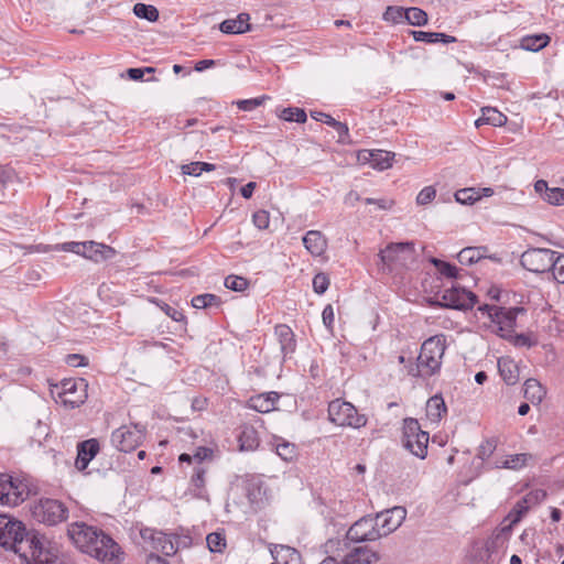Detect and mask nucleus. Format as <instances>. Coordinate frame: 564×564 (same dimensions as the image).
Listing matches in <instances>:
<instances>
[{
  "label": "nucleus",
  "mask_w": 564,
  "mask_h": 564,
  "mask_svg": "<svg viewBox=\"0 0 564 564\" xmlns=\"http://www.w3.org/2000/svg\"><path fill=\"white\" fill-rule=\"evenodd\" d=\"M481 117L475 121V126L478 128L481 124H491L494 127H502L507 122V116L500 112L498 109L492 107H484L481 109Z\"/></svg>",
  "instance_id": "393cba45"
},
{
  "label": "nucleus",
  "mask_w": 564,
  "mask_h": 564,
  "mask_svg": "<svg viewBox=\"0 0 564 564\" xmlns=\"http://www.w3.org/2000/svg\"><path fill=\"white\" fill-rule=\"evenodd\" d=\"M373 150H361L358 153V161L360 163H369L372 166Z\"/></svg>",
  "instance_id": "0e129e2a"
},
{
  "label": "nucleus",
  "mask_w": 564,
  "mask_h": 564,
  "mask_svg": "<svg viewBox=\"0 0 564 564\" xmlns=\"http://www.w3.org/2000/svg\"><path fill=\"white\" fill-rule=\"evenodd\" d=\"M383 270L399 271L411 268L416 260L413 242H391L379 252Z\"/></svg>",
  "instance_id": "39448f33"
},
{
  "label": "nucleus",
  "mask_w": 564,
  "mask_h": 564,
  "mask_svg": "<svg viewBox=\"0 0 564 564\" xmlns=\"http://www.w3.org/2000/svg\"><path fill=\"white\" fill-rule=\"evenodd\" d=\"M252 223L257 228H259L261 230L267 229L270 224L269 212L263 210V209L256 212L252 215Z\"/></svg>",
  "instance_id": "864d4df0"
},
{
  "label": "nucleus",
  "mask_w": 564,
  "mask_h": 564,
  "mask_svg": "<svg viewBox=\"0 0 564 564\" xmlns=\"http://www.w3.org/2000/svg\"><path fill=\"white\" fill-rule=\"evenodd\" d=\"M140 535L143 541L149 542L150 546L166 556L174 555L177 551L176 541L171 535L151 528L140 530Z\"/></svg>",
  "instance_id": "2eb2a0df"
},
{
  "label": "nucleus",
  "mask_w": 564,
  "mask_h": 564,
  "mask_svg": "<svg viewBox=\"0 0 564 564\" xmlns=\"http://www.w3.org/2000/svg\"><path fill=\"white\" fill-rule=\"evenodd\" d=\"M524 398L532 404H539L544 399L546 391L544 387L534 378H530L524 382Z\"/></svg>",
  "instance_id": "a878e982"
},
{
  "label": "nucleus",
  "mask_w": 564,
  "mask_h": 564,
  "mask_svg": "<svg viewBox=\"0 0 564 564\" xmlns=\"http://www.w3.org/2000/svg\"><path fill=\"white\" fill-rule=\"evenodd\" d=\"M546 497V492L542 489L530 491L523 497L530 507L539 505Z\"/></svg>",
  "instance_id": "13d9d810"
},
{
  "label": "nucleus",
  "mask_w": 564,
  "mask_h": 564,
  "mask_svg": "<svg viewBox=\"0 0 564 564\" xmlns=\"http://www.w3.org/2000/svg\"><path fill=\"white\" fill-rule=\"evenodd\" d=\"M498 370L502 380L509 384H516L519 380V367L509 357H501L498 359Z\"/></svg>",
  "instance_id": "4be33fe9"
},
{
  "label": "nucleus",
  "mask_w": 564,
  "mask_h": 564,
  "mask_svg": "<svg viewBox=\"0 0 564 564\" xmlns=\"http://www.w3.org/2000/svg\"><path fill=\"white\" fill-rule=\"evenodd\" d=\"M393 158L394 153L392 152L373 150L372 167L380 171L387 170L392 165Z\"/></svg>",
  "instance_id": "c9c22d12"
},
{
  "label": "nucleus",
  "mask_w": 564,
  "mask_h": 564,
  "mask_svg": "<svg viewBox=\"0 0 564 564\" xmlns=\"http://www.w3.org/2000/svg\"><path fill=\"white\" fill-rule=\"evenodd\" d=\"M446 412L447 408L441 394H435L427 400L426 416L432 423H438Z\"/></svg>",
  "instance_id": "b1692460"
},
{
  "label": "nucleus",
  "mask_w": 564,
  "mask_h": 564,
  "mask_svg": "<svg viewBox=\"0 0 564 564\" xmlns=\"http://www.w3.org/2000/svg\"><path fill=\"white\" fill-rule=\"evenodd\" d=\"M225 286L236 292H242L249 286V281L243 276L231 274L225 279Z\"/></svg>",
  "instance_id": "49530a36"
},
{
  "label": "nucleus",
  "mask_w": 564,
  "mask_h": 564,
  "mask_svg": "<svg viewBox=\"0 0 564 564\" xmlns=\"http://www.w3.org/2000/svg\"><path fill=\"white\" fill-rule=\"evenodd\" d=\"M556 252L544 248H532L524 251L521 256L522 267L534 273H544L551 270L553 256Z\"/></svg>",
  "instance_id": "ddd939ff"
},
{
  "label": "nucleus",
  "mask_w": 564,
  "mask_h": 564,
  "mask_svg": "<svg viewBox=\"0 0 564 564\" xmlns=\"http://www.w3.org/2000/svg\"><path fill=\"white\" fill-rule=\"evenodd\" d=\"M311 117L316 121H322L330 127H333L338 135L341 138L348 134V128L345 123H341L335 120L332 116L321 112V111H312Z\"/></svg>",
  "instance_id": "72a5a7b5"
},
{
  "label": "nucleus",
  "mask_w": 564,
  "mask_h": 564,
  "mask_svg": "<svg viewBox=\"0 0 564 564\" xmlns=\"http://www.w3.org/2000/svg\"><path fill=\"white\" fill-rule=\"evenodd\" d=\"M328 419L337 426L360 429L366 425L367 417L359 414L350 402L336 399L328 404Z\"/></svg>",
  "instance_id": "0eeeda50"
},
{
  "label": "nucleus",
  "mask_w": 564,
  "mask_h": 564,
  "mask_svg": "<svg viewBox=\"0 0 564 564\" xmlns=\"http://www.w3.org/2000/svg\"><path fill=\"white\" fill-rule=\"evenodd\" d=\"M530 458L531 455L525 453L510 455L501 463V467L509 469H519L525 466Z\"/></svg>",
  "instance_id": "a19ab883"
},
{
  "label": "nucleus",
  "mask_w": 564,
  "mask_h": 564,
  "mask_svg": "<svg viewBox=\"0 0 564 564\" xmlns=\"http://www.w3.org/2000/svg\"><path fill=\"white\" fill-rule=\"evenodd\" d=\"M48 426L45 423H42L41 421H37L34 426L32 434L30 436L32 444H36L37 446H41L43 442L48 436Z\"/></svg>",
  "instance_id": "c03bdc74"
},
{
  "label": "nucleus",
  "mask_w": 564,
  "mask_h": 564,
  "mask_svg": "<svg viewBox=\"0 0 564 564\" xmlns=\"http://www.w3.org/2000/svg\"><path fill=\"white\" fill-rule=\"evenodd\" d=\"M133 13L149 22H155L159 20V10L151 4L137 3L133 7Z\"/></svg>",
  "instance_id": "e433bc0d"
},
{
  "label": "nucleus",
  "mask_w": 564,
  "mask_h": 564,
  "mask_svg": "<svg viewBox=\"0 0 564 564\" xmlns=\"http://www.w3.org/2000/svg\"><path fill=\"white\" fill-rule=\"evenodd\" d=\"M220 300L214 294H200L192 299V305L195 308H206L213 305H219Z\"/></svg>",
  "instance_id": "37998d69"
},
{
  "label": "nucleus",
  "mask_w": 564,
  "mask_h": 564,
  "mask_svg": "<svg viewBox=\"0 0 564 564\" xmlns=\"http://www.w3.org/2000/svg\"><path fill=\"white\" fill-rule=\"evenodd\" d=\"M436 196V189L433 186H426L420 191L416 196V203L419 205L430 204Z\"/></svg>",
  "instance_id": "6e6d98bb"
},
{
  "label": "nucleus",
  "mask_w": 564,
  "mask_h": 564,
  "mask_svg": "<svg viewBox=\"0 0 564 564\" xmlns=\"http://www.w3.org/2000/svg\"><path fill=\"white\" fill-rule=\"evenodd\" d=\"M405 517L406 509L404 507H393L377 513L373 519H376V530H378V533H380V538L395 531L402 524Z\"/></svg>",
  "instance_id": "4468645a"
},
{
  "label": "nucleus",
  "mask_w": 564,
  "mask_h": 564,
  "mask_svg": "<svg viewBox=\"0 0 564 564\" xmlns=\"http://www.w3.org/2000/svg\"><path fill=\"white\" fill-rule=\"evenodd\" d=\"M13 178V171L6 166H0V188H6Z\"/></svg>",
  "instance_id": "e2e57ef3"
},
{
  "label": "nucleus",
  "mask_w": 564,
  "mask_h": 564,
  "mask_svg": "<svg viewBox=\"0 0 564 564\" xmlns=\"http://www.w3.org/2000/svg\"><path fill=\"white\" fill-rule=\"evenodd\" d=\"M303 243L307 251L317 257L324 253L327 247L326 239L317 230H311L303 237Z\"/></svg>",
  "instance_id": "5701e85b"
},
{
  "label": "nucleus",
  "mask_w": 564,
  "mask_h": 564,
  "mask_svg": "<svg viewBox=\"0 0 564 564\" xmlns=\"http://www.w3.org/2000/svg\"><path fill=\"white\" fill-rule=\"evenodd\" d=\"M329 286V278L325 273H317L313 279V289L317 294H323Z\"/></svg>",
  "instance_id": "5fc2aeb1"
},
{
  "label": "nucleus",
  "mask_w": 564,
  "mask_h": 564,
  "mask_svg": "<svg viewBox=\"0 0 564 564\" xmlns=\"http://www.w3.org/2000/svg\"><path fill=\"white\" fill-rule=\"evenodd\" d=\"M346 543L338 539H330L324 544V552L328 554L321 564H376L380 555L368 546H358L341 556Z\"/></svg>",
  "instance_id": "7ed1b4c3"
},
{
  "label": "nucleus",
  "mask_w": 564,
  "mask_h": 564,
  "mask_svg": "<svg viewBox=\"0 0 564 564\" xmlns=\"http://www.w3.org/2000/svg\"><path fill=\"white\" fill-rule=\"evenodd\" d=\"M502 338L510 341L513 346L522 348H530L538 344L536 337L532 334H516L514 332L511 334H502Z\"/></svg>",
  "instance_id": "473e14b6"
},
{
  "label": "nucleus",
  "mask_w": 564,
  "mask_h": 564,
  "mask_svg": "<svg viewBox=\"0 0 564 564\" xmlns=\"http://www.w3.org/2000/svg\"><path fill=\"white\" fill-rule=\"evenodd\" d=\"M404 19L411 24L423 26L427 23V14L420 8H409L404 12Z\"/></svg>",
  "instance_id": "4c0bfd02"
},
{
  "label": "nucleus",
  "mask_w": 564,
  "mask_h": 564,
  "mask_svg": "<svg viewBox=\"0 0 564 564\" xmlns=\"http://www.w3.org/2000/svg\"><path fill=\"white\" fill-rule=\"evenodd\" d=\"M156 304L173 321L181 322V321H183L185 318L182 312H180L176 308L170 306L169 304H166V303H159V302H156Z\"/></svg>",
  "instance_id": "bf43d9fd"
},
{
  "label": "nucleus",
  "mask_w": 564,
  "mask_h": 564,
  "mask_svg": "<svg viewBox=\"0 0 564 564\" xmlns=\"http://www.w3.org/2000/svg\"><path fill=\"white\" fill-rule=\"evenodd\" d=\"M550 41V36L545 33L528 35L521 39L520 46L525 51L538 52L544 48Z\"/></svg>",
  "instance_id": "cd10ccee"
},
{
  "label": "nucleus",
  "mask_w": 564,
  "mask_h": 564,
  "mask_svg": "<svg viewBox=\"0 0 564 564\" xmlns=\"http://www.w3.org/2000/svg\"><path fill=\"white\" fill-rule=\"evenodd\" d=\"M256 186H257L256 182H249L245 186H242L241 191H240L242 197L246 199L251 198Z\"/></svg>",
  "instance_id": "774afa93"
},
{
  "label": "nucleus",
  "mask_w": 564,
  "mask_h": 564,
  "mask_svg": "<svg viewBox=\"0 0 564 564\" xmlns=\"http://www.w3.org/2000/svg\"><path fill=\"white\" fill-rule=\"evenodd\" d=\"M446 348L445 335H435L427 338L421 346L415 369L410 373L417 377H431L437 372Z\"/></svg>",
  "instance_id": "20e7f679"
},
{
  "label": "nucleus",
  "mask_w": 564,
  "mask_h": 564,
  "mask_svg": "<svg viewBox=\"0 0 564 564\" xmlns=\"http://www.w3.org/2000/svg\"><path fill=\"white\" fill-rule=\"evenodd\" d=\"M405 10L401 7H388L383 13V19L392 23H399L404 19Z\"/></svg>",
  "instance_id": "603ef678"
},
{
  "label": "nucleus",
  "mask_w": 564,
  "mask_h": 564,
  "mask_svg": "<svg viewBox=\"0 0 564 564\" xmlns=\"http://www.w3.org/2000/svg\"><path fill=\"white\" fill-rule=\"evenodd\" d=\"M87 382L85 379H64L51 387L52 398L65 406L76 408L87 398Z\"/></svg>",
  "instance_id": "423d86ee"
},
{
  "label": "nucleus",
  "mask_w": 564,
  "mask_h": 564,
  "mask_svg": "<svg viewBox=\"0 0 564 564\" xmlns=\"http://www.w3.org/2000/svg\"><path fill=\"white\" fill-rule=\"evenodd\" d=\"M376 529V519L372 516L362 517L349 528L347 539L352 542L376 541L380 539Z\"/></svg>",
  "instance_id": "dca6fc26"
},
{
  "label": "nucleus",
  "mask_w": 564,
  "mask_h": 564,
  "mask_svg": "<svg viewBox=\"0 0 564 564\" xmlns=\"http://www.w3.org/2000/svg\"><path fill=\"white\" fill-rule=\"evenodd\" d=\"M552 274L558 283H564V253L557 257L553 256Z\"/></svg>",
  "instance_id": "de8ad7c7"
},
{
  "label": "nucleus",
  "mask_w": 564,
  "mask_h": 564,
  "mask_svg": "<svg viewBox=\"0 0 564 564\" xmlns=\"http://www.w3.org/2000/svg\"><path fill=\"white\" fill-rule=\"evenodd\" d=\"M429 433L421 430L417 420L409 417L403 422V445L414 456L423 459L427 454Z\"/></svg>",
  "instance_id": "1a4fd4ad"
},
{
  "label": "nucleus",
  "mask_w": 564,
  "mask_h": 564,
  "mask_svg": "<svg viewBox=\"0 0 564 564\" xmlns=\"http://www.w3.org/2000/svg\"><path fill=\"white\" fill-rule=\"evenodd\" d=\"M100 446L97 438H89L78 443L75 466L79 471L85 470L89 463L99 453Z\"/></svg>",
  "instance_id": "6ab92c4d"
},
{
  "label": "nucleus",
  "mask_w": 564,
  "mask_h": 564,
  "mask_svg": "<svg viewBox=\"0 0 564 564\" xmlns=\"http://www.w3.org/2000/svg\"><path fill=\"white\" fill-rule=\"evenodd\" d=\"M274 560L278 564H297L301 561V555L295 549L281 545L274 551Z\"/></svg>",
  "instance_id": "c756f323"
},
{
  "label": "nucleus",
  "mask_w": 564,
  "mask_h": 564,
  "mask_svg": "<svg viewBox=\"0 0 564 564\" xmlns=\"http://www.w3.org/2000/svg\"><path fill=\"white\" fill-rule=\"evenodd\" d=\"M213 452L210 448L207 447H198L194 454V458L197 459L199 463L204 460L205 458L212 456Z\"/></svg>",
  "instance_id": "338daca9"
},
{
  "label": "nucleus",
  "mask_w": 564,
  "mask_h": 564,
  "mask_svg": "<svg viewBox=\"0 0 564 564\" xmlns=\"http://www.w3.org/2000/svg\"><path fill=\"white\" fill-rule=\"evenodd\" d=\"M264 98L265 97L239 100L237 102V106L239 109H241L243 111H251L254 108L261 106Z\"/></svg>",
  "instance_id": "4d7b16f0"
},
{
  "label": "nucleus",
  "mask_w": 564,
  "mask_h": 564,
  "mask_svg": "<svg viewBox=\"0 0 564 564\" xmlns=\"http://www.w3.org/2000/svg\"><path fill=\"white\" fill-rule=\"evenodd\" d=\"M145 436V427L141 424L122 425L111 433V444L120 452L134 451Z\"/></svg>",
  "instance_id": "9b49d317"
},
{
  "label": "nucleus",
  "mask_w": 564,
  "mask_h": 564,
  "mask_svg": "<svg viewBox=\"0 0 564 564\" xmlns=\"http://www.w3.org/2000/svg\"><path fill=\"white\" fill-rule=\"evenodd\" d=\"M207 546L210 552H223L226 547V538L224 532H213L206 538Z\"/></svg>",
  "instance_id": "ea45409f"
},
{
  "label": "nucleus",
  "mask_w": 564,
  "mask_h": 564,
  "mask_svg": "<svg viewBox=\"0 0 564 564\" xmlns=\"http://www.w3.org/2000/svg\"><path fill=\"white\" fill-rule=\"evenodd\" d=\"M543 199L551 205L561 206L564 205V189L561 187H551Z\"/></svg>",
  "instance_id": "09e8293b"
},
{
  "label": "nucleus",
  "mask_w": 564,
  "mask_h": 564,
  "mask_svg": "<svg viewBox=\"0 0 564 564\" xmlns=\"http://www.w3.org/2000/svg\"><path fill=\"white\" fill-rule=\"evenodd\" d=\"M444 306L456 310L471 308L476 303V295L464 288L453 285L442 295Z\"/></svg>",
  "instance_id": "f3484780"
},
{
  "label": "nucleus",
  "mask_w": 564,
  "mask_h": 564,
  "mask_svg": "<svg viewBox=\"0 0 564 564\" xmlns=\"http://www.w3.org/2000/svg\"><path fill=\"white\" fill-rule=\"evenodd\" d=\"M412 35L416 42H424V43L442 42L444 44L456 42V39L454 36L447 35L445 33H438V32L412 31Z\"/></svg>",
  "instance_id": "c85d7f7f"
},
{
  "label": "nucleus",
  "mask_w": 564,
  "mask_h": 564,
  "mask_svg": "<svg viewBox=\"0 0 564 564\" xmlns=\"http://www.w3.org/2000/svg\"><path fill=\"white\" fill-rule=\"evenodd\" d=\"M205 474L206 470L203 467L195 468V471L191 479V484L193 487L194 496L198 499H204L208 501V494L205 489Z\"/></svg>",
  "instance_id": "7c9ffc66"
},
{
  "label": "nucleus",
  "mask_w": 564,
  "mask_h": 564,
  "mask_svg": "<svg viewBox=\"0 0 564 564\" xmlns=\"http://www.w3.org/2000/svg\"><path fill=\"white\" fill-rule=\"evenodd\" d=\"M484 248L467 247L459 251L457 259L459 263L471 265L484 258Z\"/></svg>",
  "instance_id": "2f4dec72"
},
{
  "label": "nucleus",
  "mask_w": 564,
  "mask_h": 564,
  "mask_svg": "<svg viewBox=\"0 0 564 564\" xmlns=\"http://www.w3.org/2000/svg\"><path fill=\"white\" fill-rule=\"evenodd\" d=\"M322 318H323L324 325L328 329H332V325L334 323V308L330 304H328L324 307L323 313H322Z\"/></svg>",
  "instance_id": "680f3d73"
},
{
  "label": "nucleus",
  "mask_w": 564,
  "mask_h": 564,
  "mask_svg": "<svg viewBox=\"0 0 564 564\" xmlns=\"http://www.w3.org/2000/svg\"><path fill=\"white\" fill-rule=\"evenodd\" d=\"M530 508L531 507L528 505V502L522 498L514 505L507 518L510 520L511 524H516L521 520V518L528 512Z\"/></svg>",
  "instance_id": "a18cd8bd"
},
{
  "label": "nucleus",
  "mask_w": 564,
  "mask_h": 564,
  "mask_svg": "<svg viewBox=\"0 0 564 564\" xmlns=\"http://www.w3.org/2000/svg\"><path fill=\"white\" fill-rule=\"evenodd\" d=\"M278 399L276 392L258 394L249 399L248 406L257 412L268 413L275 409Z\"/></svg>",
  "instance_id": "aec40b11"
},
{
  "label": "nucleus",
  "mask_w": 564,
  "mask_h": 564,
  "mask_svg": "<svg viewBox=\"0 0 564 564\" xmlns=\"http://www.w3.org/2000/svg\"><path fill=\"white\" fill-rule=\"evenodd\" d=\"M23 501V485L15 482L6 474H0V503L17 506Z\"/></svg>",
  "instance_id": "a211bd4d"
},
{
  "label": "nucleus",
  "mask_w": 564,
  "mask_h": 564,
  "mask_svg": "<svg viewBox=\"0 0 564 564\" xmlns=\"http://www.w3.org/2000/svg\"><path fill=\"white\" fill-rule=\"evenodd\" d=\"M62 250L83 256L96 263L109 260L116 254V250L112 247L93 240L85 242H65L62 245Z\"/></svg>",
  "instance_id": "9d476101"
},
{
  "label": "nucleus",
  "mask_w": 564,
  "mask_h": 564,
  "mask_svg": "<svg viewBox=\"0 0 564 564\" xmlns=\"http://www.w3.org/2000/svg\"><path fill=\"white\" fill-rule=\"evenodd\" d=\"M250 15L248 13H240L235 19H227L223 21L219 29L226 34H240L250 30L249 24Z\"/></svg>",
  "instance_id": "412c9836"
},
{
  "label": "nucleus",
  "mask_w": 564,
  "mask_h": 564,
  "mask_svg": "<svg viewBox=\"0 0 564 564\" xmlns=\"http://www.w3.org/2000/svg\"><path fill=\"white\" fill-rule=\"evenodd\" d=\"M182 173L191 176H199L202 174V170L199 166V162H191L188 164H183L181 166Z\"/></svg>",
  "instance_id": "052dcab7"
},
{
  "label": "nucleus",
  "mask_w": 564,
  "mask_h": 564,
  "mask_svg": "<svg viewBox=\"0 0 564 564\" xmlns=\"http://www.w3.org/2000/svg\"><path fill=\"white\" fill-rule=\"evenodd\" d=\"M494 448H495V446H494V444L491 442H489V441L486 442L485 444H482L480 446L479 456L482 459L489 457L492 454Z\"/></svg>",
  "instance_id": "69168bd1"
},
{
  "label": "nucleus",
  "mask_w": 564,
  "mask_h": 564,
  "mask_svg": "<svg viewBox=\"0 0 564 564\" xmlns=\"http://www.w3.org/2000/svg\"><path fill=\"white\" fill-rule=\"evenodd\" d=\"M241 451H252L259 445L257 431L253 427H245L239 435Z\"/></svg>",
  "instance_id": "f704fd0d"
},
{
  "label": "nucleus",
  "mask_w": 564,
  "mask_h": 564,
  "mask_svg": "<svg viewBox=\"0 0 564 564\" xmlns=\"http://www.w3.org/2000/svg\"><path fill=\"white\" fill-rule=\"evenodd\" d=\"M279 117L285 121H295L299 123H304L306 121V112L301 108H284Z\"/></svg>",
  "instance_id": "79ce46f5"
},
{
  "label": "nucleus",
  "mask_w": 564,
  "mask_h": 564,
  "mask_svg": "<svg viewBox=\"0 0 564 564\" xmlns=\"http://www.w3.org/2000/svg\"><path fill=\"white\" fill-rule=\"evenodd\" d=\"M0 546L13 552L15 564H70L61 558L56 543L28 532L21 521L4 514H0Z\"/></svg>",
  "instance_id": "f257e3e1"
},
{
  "label": "nucleus",
  "mask_w": 564,
  "mask_h": 564,
  "mask_svg": "<svg viewBox=\"0 0 564 564\" xmlns=\"http://www.w3.org/2000/svg\"><path fill=\"white\" fill-rule=\"evenodd\" d=\"M478 310L482 313H487L488 317L497 326L496 333L500 337H502V334L513 333L518 315L525 313V308L522 306L506 308L502 306L485 304Z\"/></svg>",
  "instance_id": "6e6552de"
},
{
  "label": "nucleus",
  "mask_w": 564,
  "mask_h": 564,
  "mask_svg": "<svg viewBox=\"0 0 564 564\" xmlns=\"http://www.w3.org/2000/svg\"><path fill=\"white\" fill-rule=\"evenodd\" d=\"M275 334L281 345V351L284 356L295 350V340L292 329L286 325L275 327Z\"/></svg>",
  "instance_id": "bb28decb"
},
{
  "label": "nucleus",
  "mask_w": 564,
  "mask_h": 564,
  "mask_svg": "<svg viewBox=\"0 0 564 564\" xmlns=\"http://www.w3.org/2000/svg\"><path fill=\"white\" fill-rule=\"evenodd\" d=\"M34 517L48 525H55L67 519L68 510L58 500L45 499L41 500L34 508Z\"/></svg>",
  "instance_id": "f8f14e48"
},
{
  "label": "nucleus",
  "mask_w": 564,
  "mask_h": 564,
  "mask_svg": "<svg viewBox=\"0 0 564 564\" xmlns=\"http://www.w3.org/2000/svg\"><path fill=\"white\" fill-rule=\"evenodd\" d=\"M276 454L285 462L292 460L296 455L295 445L288 443V442H281L276 445Z\"/></svg>",
  "instance_id": "8fccbe9b"
},
{
  "label": "nucleus",
  "mask_w": 564,
  "mask_h": 564,
  "mask_svg": "<svg viewBox=\"0 0 564 564\" xmlns=\"http://www.w3.org/2000/svg\"><path fill=\"white\" fill-rule=\"evenodd\" d=\"M455 200L462 205H473L479 200L476 187H466L455 193Z\"/></svg>",
  "instance_id": "58836bf2"
},
{
  "label": "nucleus",
  "mask_w": 564,
  "mask_h": 564,
  "mask_svg": "<svg viewBox=\"0 0 564 564\" xmlns=\"http://www.w3.org/2000/svg\"><path fill=\"white\" fill-rule=\"evenodd\" d=\"M67 534L83 553H86L104 564H119L122 560L120 546L97 528L84 522L68 525Z\"/></svg>",
  "instance_id": "f03ea898"
},
{
  "label": "nucleus",
  "mask_w": 564,
  "mask_h": 564,
  "mask_svg": "<svg viewBox=\"0 0 564 564\" xmlns=\"http://www.w3.org/2000/svg\"><path fill=\"white\" fill-rule=\"evenodd\" d=\"M432 263L436 267V269L442 275H445L447 278L457 276V268L449 264L448 262L433 258Z\"/></svg>",
  "instance_id": "3c124183"
}]
</instances>
